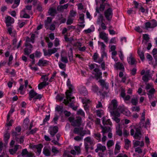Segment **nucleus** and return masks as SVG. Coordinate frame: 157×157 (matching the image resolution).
Wrapping results in <instances>:
<instances>
[{
  "instance_id": "34",
  "label": "nucleus",
  "mask_w": 157,
  "mask_h": 157,
  "mask_svg": "<svg viewBox=\"0 0 157 157\" xmlns=\"http://www.w3.org/2000/svg\"><path fill=\"white\" fill-rule=\"evenodd\" d=\"M37 94L33 90H31L29 92V96L30 98H29L30 100H31L32 98Z\"/></svg>"
},
{
  "instance_id": "15",
  "label": "nucleus",
  "mask_w": 157,
  "mask_h": 157,
  "mask_svg": "<svg viewBox=\"0 0 157 157\" xmlns=\"http://www.w3.org/2000/svg\"><path fill=\"white\" fill-rule=\"evenodd\" d=\"M127 61L129 65H134L136 64L137 62L136 59L132 57V53H131L129 57H127Z\"/></svg>"
},
{
  "instance_id": "59",
  "label": "nucleus",
  "mask_w": 157,
  "mask_h": 157,
  "mask_svg": "<svg viewBox=\"0 0 157 157\" xmlns=\"http://www.w3.org/2000/svg\"><path fill=\"white\" fill-rule=\"evenodd\" d=\"M145 26L146 29H148L149 28H152L150 22H147L145 23Z\"/></svg>"
},
{
  "instance_id": "60",
  "label": "nucleus",
  "mask_w": 157,
  "mask_h": 157,
  "mask_svg": "<svg viewBox=\"0 0 157 157\" xmlns=\"http://www.w3.org/2000/svg\"><path fill=\"white\" fill-rule=\"evenodd\" d=\"M103 113V110L102 109L98 110L97 111L96 114L97 116L101 117Z\"/></svg>"
},
{
  "instance_id": "36",
  "label": "nucleus",
  "mask_w": 157,
  "mask_h": 157,
  "mask_svg": "<svg viewBox=\"0 0 157 157\" xmlns=\"http://www.w3.org/2000/svg\"><path fill=\"white\" fill-rule=\"evenodd\" d=\"M131 141L128 139H124V148L127 150H128L130 145Z\"/></svg>"
},
{
  "instance_id": "53",
  "label": "nucleus",
  "mask_w": 157,
  "mask_h": 157,
  "mask_svg": "<svg viewBox=\"0 0 157 157\" xmlns=\"http://www.w3.org/2000/svg\"><path fill=\"white\" fill-rule=\"evenodd\" d=\"M98 65L96 63H92L89 65V68L90 70H92L94 69L96 67H98Z\"/></svg>"
},
{
  "instance_id": "46",
  "label": "nucleus",
  "mask_w": 157,
  "mask_h": 157,
  "mask_svg": "<svg viewBox=\"0 0 157 157\" xmlns=\"http://www.w3.org/2000/svg\"><path fill=\"white\" fill-rule=\"evenodd\" d=\"M114 144V142L113 140H109L107 143V146L108 149Z\"/></svg>"
},
{
  "instance_id": "8",
  "label": "nucleus",
  "mask_w": 157,
  "mask_h": 157,
  "mask_svg": "<svg viewBox=\"0 0 157 157\" xmlns=\"http://www.w3.org/2000/svg\"><path fill=\"white\" fill-rule=\"evenodd\" d=\"M58 50V48H54L52 49H49L48 51H46L45 49H43V52L44 56H50L52 54H54Z\"/></svg>"
},
{
  "instance_id": "12",
  "label": "nucleus",
  "mask_w": 157,
  "mask_h": 157,
  "mask_svg": "<svg viewBox=\"0 0 157 157\" xmlns=\"http://www.w3.org/2000/svg\"><path fill=\"white\" fill-rule=\"evenodd\" d=\"M5 22L6 26L7 27L11 26V24L14 22V19L10 16H7V17L5 18Z\"/></svg>"
},
{
  "instance_id": "33",
  "label": "nucleus",
  "mask_w": 157,
  "mask_h": 157,
  "mask_svg": "<svg viewBox=\"0 0 157 157\" xmlns=\"http://www.w3.org/2000/svg\"><path fill=\"white\" fill-rule=\"evenodd\" d=\"M143 42L145 44H146L149 41L150 38L148 35L147 34H143Z\"/></svg>"
},
{
  "instance_id": "45",
  "label": "nucleus",
  "mask_w": 157,
  "mask_h": 157,
  "mask_svg": "<svg viewBox=\"0 0 157 157\" xmlns=\"http://www.w3.org/2000/svg\"><path fill=\"white\" fill-rule=\"evenodd\" d=\"M38 128H35L33 129L30 130V131L27 133V134L28 135H30V134H33L36 133L37 131L38 130Z\"/></svg>"
},
{
  "instance_id": "6",
  "label": "nucleus",
  "mask_w": 157,
  "mask_h": 157,
  "mask_svg": "<svg viewBox=\"0 0 157 157\" xmlns=\"http://www.w3.org/2000/svg\"><path fill=\"white\" fill-rule=\"evenodd\" d=\"M117 106V100L115 99L112 100L109 103L108 106V109H109L110 113H112V111H116Z\"/></svg>"
},
{
  "instance_id": "47",
  "label": "nucleus",
  "mask_w": 157,
  "mask_h": 157,
  "mask_svg": "<svg viewBox=\"0 0 157 157\" xmlns=\"http://www.w3.org/2000/svg\"><path fill=\"white\" fill-rule=\"evenodd\" d=\"M64 98V95L63 94H58L56 97V100H59L60 101L63 100Z\"/></svg>"
},
{
  "instance_id": "24",
  "label": "nucleus",
  "mask_w": 157,
  "mask_h": 157,
  "mask_svg": "<svg viewBox=\"0 0 157 157\" xmlns=\"http://www.w3.org/2000/svg\"><path fill=\"white\" fill-rule=\"evenodd\" d=\"M84 142H86L88 144L89 143L90 145L92 146L94 145L95 144L94 140L92 139L90 136H88L86 138L84 139Z\"/></svg>"
},
{
  "instance_id": "62",
  "label": "nucleus",
  "mask_w": 157,
  "mask_h": 157,
  "mask_svg": "<svg viewBox=\"0 0 157 157\" xmlns=\"http://www.w3.org/2000/svg\"><path fill=\"white\" fill-rule=\"evenodd\" d=\"M67 86L68 87V88L70 90H71V89H73V86L71 84L70 81L69 80V79L67 81Z\"/></svg>"
},
{
  "instance_id": "44",
  "label": "nucleus",
  "mask_w": 157,
  "mask_h": 157,
  "mask_svg": "<svg viewBox=\"0 0 157 157\" xmlns=\"http://www.w3.org/2000/svg\"><path fill=\"white\" fill-rule=\"evenodd\" d=\"M150 22L152 28H155L157 26V21L156 20L153 19Z\"/></svg>"
},
{
  "instance_id": "20",
  "label": "nucleus",
  "mask_w": 157,
  "mask_h": 157,
  "mask_svg": "<svg viewBox=\"0 0 157 157\" xmlns=\"http://www.w3.org/2000/svg\"><path fill=\"white\" fill-rule=\"evenodd\" d=\"M98 57V54L97 52H95L92 58L95 62L100 64V63L103 60V59L102 58H100L97 60Z\"/></svg>"
},
{
  "instance_id": "14",
  "label": "nucleus",
  "mask_w": 157,
  "mask_h": 157,
  "mask_svg": "<svg viewBox=\"0 0 157 157\" xmlns=\"http://www.w3.org/2000/svg\"><path fill=\"white\" fill-rule=\"evenodd\" d=\"M49 62L46 60L41 58L39 60L37 65L40 67L46 66L48 65Z\"/></svg>"
},
{
  "instance_id": "56",
  "label": "nucleus",
  "mask_w": 157,
  "mask_h": 157,
  "mask_svg": "<svg viewBox=\"0 0 157 157\" xmlns=\"http://www.w3.org/2000/svg\"><path fill=\"white\" fill-rule=\"evenodd\" d=\"M58 64L59 67L62 69H64L65 70V67L66 66V65L65 64H64L61 62H59L58 63Z\"/></svg>"
},
{
  "instance_id": "29",
  "label": "nucleus",
  "mask_w": 157,
  "mask_h": 157,
  "mask_svg": "<svg viewBox=\"0 0 157 157\" xmlns=\"http://www.w3.org/2000/svg\"><path fill=\"white\" fill-rule=\"evenodd\" d=\"M155 91V90L154 88H151L148 91V93H147V95H148L149 100H151L152 98V96L153 95Z\"/></svg>"
},
{
  "instance_id": "19",
  "label": "nucleus",
  "mask_w": 157,
  "mask_h": 157,
  "mask_svg": "<svg viewBox=\"0 0 157 157\" xmlns=\"http://www.w3.org/2000/svg\"><path fill=\"white\" fill-rule=\"evenodd\" d=\"M136 132L133 136L135 139L140 140L141 138V134L140 129L139 128H136Z\"/></svg>"
},
{
  "instance_id": "35",
  "label": "nucleus",
  "mask_w": 157,
  "mask_h": 157,
  "mask_svg": "<svg viewBox=\"0 0 157 157\" xmlns=\"http://www.w3.org/2000/svg\"><path fill=\"white\" fill-rule=\"evenodd\" d=\"M134 147H136L138 146H140L141 147H143L144 145V143L143 141H140L136 140L133 143Z\"/></svg>"
},
{
  "instance_id": "39",
  "label": "nucleus",
  "mask_w": 157,
  "mask_h": 157,
  "mask_svg": "<svg viewBox=\"0 0 157 157\" xmlns=\"http://www.w3.org/2000/svg\"><path fill=\"white\" fill-rule=\"evenodd\" d=\"M105 6L103 4H101L100 5L99 8L98 7L96 8V12L98 13H100V11H103L105 9Z\"/></svg>"
},
{
  "instance_id": "55",
  "label": "nucleus",
  "mask_w": 157,
  "mask_h": 157,
  "mask_svg": "<svg viewBox=\"0 0 157 157\" xmlns=\"http://www.w3.org/2000/svg\"><path fill=\"white\" fill-rule=\"evenodd\" d=\"M28 153V151L26 148L23 149L22 150L21 153V155L22 156L24 157L26 155H27V154Z\"/></svg>"
},
{
  "instance_id": "17",
  "label": "nucleus",
  "mask_w": 157,
  "mask_h": 157,
  "mask_svg": "<svg viewBox=\"0 0 157 157\" xmlns=\"http://www.w3.org/2000/svg\"><path fill=\"white\" fill-rule=\"evenodd\" d=\"M51 148L50 147H44L43 153L46 156H49L51 155Z\"/></svg>"
},
{
  "instance_id": "18",
  "label": "nucleus",
  "mask_w": 157,
  "mask_h": 157,
  "mask_svg": "<svg viewBox=\"0 0 157 157\" xmlns=\"http://www.w3.org/2000/svg\"><path fill=\"white\" fill-rule=\"evenodd\" d=\"M106 150L105 146H103L100 144H98L97 145V148L95 150L96 152H98L99 151H101L104 152Z\"/></svg>"
},
{
  "instance_id": "10",
  "label": "nucleus",
  "mask_w": 157,
  "mask_h": 157,
  "mask_svg": "<svg viewBox=\"0 0 157 157\" xmlns=\"http://www.w3.org/2000/svg\"><path fill=\"white\" fill-rule=\"evenodd\" d=\"M49 131L51 136L53 137L58 131V128L57 126H51L49 127Z\"/></svg>"
},
{
  "instance_id": "4",
  "label": "nucleus",
  "mask_w": 157,
  "mask_h": 157,
  "mask_svg": "<svg viewBox=\"0 0 157 157\" xmlns=\"http://www.w3.org/2000/svg\"><path fill=\"white\" fill-rule=\"evenodd\" d=\"M12 135L13 138L18 143L21 144L24 141V136H21L20 138H19L18 136L20 134V133L14 131L13 130L11 131Z\"/></svg>"
},
{
  "instance_id": "64",
  "label": "nucleus",
  "mask_w": 157,
  "mask_h": 157,
  "mask_svg": "<svg viewBox=\"0 0 157 157\" xmlns=\"http://www.w3.org/2000/svg\"><path fill=\"white\" fill-rule=\"evenodd\" d=\"M77 114L80 115L84 117L85 116V113L84 111L81 109H79L77 111Z\"/></svg>"
},
{
  "instance_id": "2",
  "label": "nucleus",
  "mask_w": 157,
  "mask_h": 157,
  "mask_svg": "<svg viewBox=\"0 0 157 157\" xmlns=\"http://www.w3.org/2000/svg\"><path fill=\"white\" fill-rule=\"evenodd\" d=\"M73 89H71V90H67L65 92L66 99H64L63 103L66 105H67L70 101L73 102L74 101V97H71Z\"/></svg>"
},
{
  "instance_id": "1",
  "label": "nucleus",
  "mask_w": 157,
  "mask_h": 157,
  "mask_svg": "<svg viewBox=\"0 0 157 157\" xmlns=\"http://www.w3.org/2000/svg\"><path fill=\"white\" fill-rule=\"evenodd\" d=\"M102 122L103 125H100V127L102 129L101 132L105 134L110 131V126L112 125V123L110 119H106L105 117H103L102 118Z\"/></svg>"
},
{
  "instance_id": "38",
  "label": "nucleus",
  "mask_w": 157,
  "mask_h": 157,
  "mask_svg": "<svg viewBox=\"0 0 157 157\" xmlns=\"http://www.w3.org/2000/svg\"><path fill=\"white\" fill-rule=\"evenodd\" d=\"M4 140L6 144H7L8 140L10 138V133L7 132L4 134Z\"/></svg>"
},
{
  "instance_id": "42",
  "label": "nucleus",
  "mask_w": 157,
  "mask_h": 157,
  "mask_svg": "<svg viewBox=\"0 0 157 157\" xmlns=\"http://www.w3.org/2000/svg\"><path fill=\"white\" fill-rule=\"evenodd\" d=\"M80 93L84 96L87 94V91L86 88L85 87H83L82 89L80 90Z\"/></svg>"
},
{
  "instance_id": "63",
  "label": "nucleus",
  "mask_w": 157,
  "mask_h": 157,
  "mask_svg": "<svg viewBox=\"0 0 157 157\" xmlns=\"http://www.w3.org/2000/svg\"><path fill=\"white\" fill-rule=\"evenodd\" d=\"M131 103L134 105H136L138 103V100L137 99L132 98L131 99Z\"/></svg>"
},
{
  "instance_id": "22",
  "label": "nucleus",
  "mask_w": 157,
  "mask_h": 157,
  "mask_svg": "<svg viewBox=\"0 0 157 157\" xmlns=\"http://www.w3.org/2000/svg\"><path fill=\"white\" fill-rule=\"evenodd\" d=\"M99 37L101 39L104 40L105 43H107L108 41V37L105 33L101 32H100Z\"/></svg>"
},
{
  "instance_id": "21",
  "label": "nucleus",
  "mask_w": 157,
  "mask_h": 157,
  "mask_svg": "<svg viewBox=\"0 0 157 157\" xmlns=\"http://www.w3.org/2000/svg\"><path fill=\"white\" fill-rule=\"evenodd\" d=\"M43 147V145L41 144H39L37 145H34L33 146V147L34 148H36L37 149V152L39 155H40L41 150Z\"/></svg>"
},
{
  "instance_id": "51",
  "label": "nucleus",
  "mask_w": 157,
  "mask_h": 157,
  "mask_svg": "<svg viewBox=\"0 0 157 157\" xmlns=\"http://www.w3.org/2000/svg\"><path fill=\"white\" fill-rule=\"evenodd\" d=\"M81 99L82 101L83 104L88 105L90 102V100L86 98H82Z\"/></svg>"
},
{
  "instance_id": "13",
  "label": "nucleus",
  "mask_w": 157,
  "mask_h": 157,
  "mask_svg": "<svg viewBox=\"0 0 157 157\" xmlns=\"http://www.w3.org/2000/svg\"><path fill=\"white\" fill-rule=\"evenodd\" d=\"M112 113H111L113 117L112 118L115 121L116 123H119L120 121V120L118 117L120 116V114L119 112L116 111H112Z\"/></svg>"
},
{
  "instance_id": "30",
  "label": "nucleus",
  "mask_w": 157,
  "mask_h": 157,
  "mask_svg": "<svg viewBox=\"0 0 157 157\" xmlns=\"http://www.w3.org/2000/svg\"><path fill=\"white\" fill-rule=\"evenodd\" d=\"M55 109V111H57L60 115H61L63 112V107L57 105H56Z\"/></svg>"
},
{
  "instance_id": "50",
  "label": "nucleus",
  "mask_w": 157,
  "mask_h": 157,
  "mask_svg": "<svg viewBox=\"0 0 157 157\" xmlns=\"http://www.w3.org/2000/svg\"><path fill=\"white\" fill-rule=\"evenodd\" d=\"M51 151H52L53 153H54V155L57 154L59 152L58 150L57 149L56 147L54 146L52 147Z\"/></svg>"
},
{
  "instance_id": "26",
  "label": "nucleus",
  "mask_w": 157,
  "mask_h": 157,
  "mask_svg": "<svg viewBox=\"0 0 157 157\" xmlns=\"http://www.w3.org/2000/svg\"><path fill=\"white\" fill-rule=\"evenodd\" d=\"M137 53L142 61H143L145 59L144 52L143 51H141V49L140 48H138Z\"/></svg>"
},
{
  "instance_id": "23",
  "label": "nucleus",
  "mask_w": 157,
  "mask_h": 157,
  "mask_svg": "<svg viewBox=\"0 0 157 157\" xmlns=\"http://www.w3.org/2000/svg\"><path fill=\"white\" fill-rule=\"evenodd\" d=\"M114 67L117 70H119L121 71L124 70V68L123 64L120 62H117L114 64Z\"/></svg>"
},
{
  "instance_id": "9",
  "label": "nucleus",
  "mask_w": 157,
  "mask_h": 157,
  "mask_svg": "<svg viewBox=\"0 0 157 157\" xmlns=\"http://www.w3.org/2000/svg\"><path fill=\"white\" fill-rule=\"evenodd\" d=\"M13 1H14V3L12 6L11 8L13 9H15L19 5L20 0H5V2L7 4H12Z\"/></svg>"
},
{
  "instance_id": "16",
  "label": "nucleus",
  "mask_w": 157,
  "mask_h": 157,
  "mask_svg": "<svg viewBox=\"0 0 157 157\" xmlns=\"http://www.w3.org/2000/svg\"><path fill=\"white\" fill-rule=\"evenodd\" d=\"M94 71L95 72L94 76L97 80L102 78V72L98 68L94 69Z\"/></svg>"
},
{
  "instance_id": "32",
  "label": "nucleus",
  "mask_w": 157,
  "mask_h": 157,
  "mask_svg": "<svg viewBox=\"0 0 157 157\" xmlns=\"http://www.w3.org/2000/svg\"><path fill=\"white\" fill-rule=\"evenodd\" d=\"M19 146V145H15L13 148L10 149L9 150V152H10V154L12 155H13L15 153L17 150Z\"/></svg>"
},
{
  "instance_id": "27",
  "label": "nucleus",
  "mask_w": 157,
  "mask_h": 157,
  "mask_svg": "<svg viewBox=\"0 0 157 157\" xmlns=\"http://www.w3.org/2000/svg\"><path fill=\"white\" fill-rule=\"evenodd\" d=\"M149 73V72L147 73L146 72V74L143 76L142 79L144 82H148L150 79V78L151 77Z\"/></svg>"
},
{
  "instance_id": "54",
  "label": "nucleus",
  "mask_w": 157,
  "mask_h": 157,
  "mask_svg": "<svg viewBox=\"0 0 157 157\" xmlns=\"http://www.w3.org/2000/svg\"><path fill=\"white\" fill-rule=\"evenodd\" d=\"M74 19L70 17H68L67 22H66L67 24V25H71L72 24L73 22Z\"/></svg>"
},
{
  "instance_id": "5",
  "label": "nucleus",
  "mask_w": 157,
  "mask_h": 157,
  "mask_svg": "<svg viewBox=\"0 0 157 157\" xmlns=\"http://www.w3.org/2000/svg\"><path fill=\"white\" fill-rule=\"evenodd\" d=\"M104 15L106 20L110 21L112 19L113 15V10L112 8L109 7L104 12Z\"/></svg>"
},
{
  "instance_id": "28",
  "label": "nucleus",
  "mask_w": 157,
  "mask_h": 157,
  "mask_svg": "<svg viewBox=\"0 0 157 157\" xmlns=\"http://www.w3.org/2000/svg\"><path fill=\"white\" fill-rule=\"evenodd\" d=\"M48 13L49 15L52 16H55V14H56L57 11L56 9L51 8L48 10Z\"/></svg>"
},
{
  "instance_id": "61",
  "label": "nucleus",
  "mask_w": 157,
  "mask_h": 157,
  "mask_svg": "<svg viewBox=\"0 0 157 157\" xmlns=\"http://www.w3.org/2000/svg\"><path fill=\"white\" fill-rule=\"evenodd\" d=\"M49 74H48V75H43L41 77V79H43V81H48V77Z\"/></svg>"
},
{
  "instance_id": "31",
  "label": "nucleus",
  "mask_w": 157,
  "mask_h": 157,
  "mask_svg": "<svg viewBox=\"0 0 157 157\" xmlns=\"http://www.w3.org/2000/svg\"><path fill=\"white\" fill-rule=\"evenodd\" d=\"M120 142H117L116 144L114 151V153L115 155H116L120 151L121 146H120Z\"/></svg>"
},
{
  "instance_id": "49",
  "label": "nucleus",
  "mask_w": 157,
  "mask_h": 157,
  "mask_svg": "<svg viewBox=\"0 0 157 157\" xmlns=\"http://www.w3.org/2000/svg\"><path fill=\"white\" fill-rule=\"evenodd\" d=\"M29 122V120L28 118H25L24 120L23 125L25 127H28V124Z\"/></svg>"
},
{
  "instance_id": "40",
  "label": "nucleus",
  "mask_w": 157,
  "mask_h": 157,
  "mask_svg": "<svg viewBox=\"0 0 157 157\" xmlns=\"http://www.w3.org/2000/svg\"><path fill=\"white\" fill-rule=\"evenodd\" d=\"M32 8V6L31 5H28L25 6V8L22 10V12H28L27 10L29 12L31 10Z\"/></svg>"
},
{
  "instance_id": "48",
  "label": "nucleus",
  "mask_w": 157,
  "mask_h": 157,
  "mask_svg": "<svg viewBox=\"0 0 157 157\" xmlns=\"http://www.w3.org/2000/svg\"><path fill=\"white\" fill-rule=\"evenodd\" d=\"M35 55L36 57L40 58L42 56V53L40 51L36 50L35 52Z\"/></svg>"
},
{
  "instance_id": "41",
  "label": "nucleus",
  "mask_w": 157,
  "mask_h": 157,
  "mask_svg": "<svg viewBox=\"0 0 157 157\" xmlns=\"http://www.w3.org/2000/svg\"><path fill=\"white\" fill-rule=\"evenodd\" d=\"M77 14V12L76 11L72 10H70L69 12V17L72 18L75 17Z\"/></svg>"
},
{
  "instance_id": "57",
  "label": "nucleus",
  "mask_w": 157,
  "mask_h": 157,
  "mask_svg": "<svg viewBox=\"0 0 157 157\" xmlns=\"http://www.w3.org/2000/svg\"><path fill=\"white\" fill-rule=\"evenodd\" d=\"M50 119V115H46L45 117L43 120V123L42 124H41V125H43L45 124V123L48 121Z\"/></svg>"
},
{
  "instance_id": "7",
  "label": "nucleus",
  "mask_w": 157,
  "mask_h": 157,
  "mask_svg": "<svg viewBox=\"0 0 157 157\" xmlns=\"http://www.w3.org/2000/svg\"><path fill=\"white\" fill-rule=\"evenodd\" d=\"M120 113H122L128 116L130 114V112L124 106H119L118 108L116 109V111Z\"/></svg>"
},
{
  "instance_id": "37",
  "label": "nucleus",
  "mask_w": 157,
  "mask_h": 157,
  "mask_svg": "<svg viewBox=\"0 0 157 157\" xmlns=\"http://www.w3.org/2000/svg\"><path fill=\"white\" fill-rule=\"evenodd\" d=\"M94 136V138L98 141V142H100L101 141V135L100 133H95Z\"/></svg>"
},
{
  "instance_id": "3",
  "label": "nucleus",
  "mask_w": 157,
  "mask_h": 157,
  "mask_svg": "<svg viewBox=\"0 0 157 157\" xmlns=\"http://www.w3.org/2000/svg\"><path fill=\"white\" fill-rule=\"evenodd\" d=\"M82 120V118L80 117H70L68 118L71 125L75 126H80L81 124Z\"/></svg>"
},
{
  "instance_id": "52",
  "label": "nucleus",
  "mask_w": 157,
  "mask_h": 157,
  "mask_svg": "<svg viewBox=\"0 0 157 157\" xmlns=\"http://www.w3.org/2000/svg\"><path fill=\"white\" fill-rule=\"evenodd\" d=\"M59 117L56 114L52 120V122H54V124H57V122L59 119Z\"/></svg>"
},
{
  "instance_id": "11",
  "label": "nucleus",
  "mask_w": 157,
  "mask_h": 157,
  "mask_svg": "<svg viewBox=\"0 0 157 157\" xmlns=\"http://www.w3.org/2000/svg\"><path fill=\"white\" fill-rule=\"evenodd\" d=\"M26 48L24 49V54L25 55H29L31 53L33 46L31 44L25 45Z\"/></svg>"
},
{
  "instance_id": "25",
  "label": "nucleus",
  "mask_w": 157,
  "mask_h": 157,
  "mask_svg": "<svg viewBox=\"0 0 157 157\" xmlns=\"http://www.w3.org/2000/svg\"><path fill=\"white\" fill-rule=\"evenodd\" d=\"M52 19L50 17H48L47 20L44 21V26L46 29H48L49 25L52 21Z\"/></svg>"
},
{
  "instance_id": "43",
  "label": "nucleus",
  "mask_w": 157,
  "mask_h": 157,
  "mask_svg": "<svg viewBox=\"0 0 157 157\" xmlns=\"http://www.w3.org/2000/svg\"><path fill=\"white\" fill-rule=\"evenodd\" d=\"M28 12H22L21 15V17L22 18H30V16L27 14Z\"/></svg>"
},
{
  "instance_id": "58",
  "label": "nucleus",
  "mask_w": 157,
  "mask_h": 157,
  "mask_svg": "<svg viewBox=\"0 0 157 157\" xmlns=\"http://www.w3.org/2000/svg\"><path fill=\"white\" fill-rule=\"evenodd\" d=\"M92 90L94 92L97 93L98 91V88L97 85H94L92 86Z\"/></svg>"
}]
</instances>
